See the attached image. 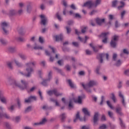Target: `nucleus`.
Masks as SVG:
<instances>
[{
  "label": "nucleus",
  "instance_id": "10",
  "mask_svg": "<svg viewBox=\"0 0 129 129\" xmlns=\"http://www.w3.org/2000/svg\"><path fill=\"white\" fill-rule=\"evenodd\" d=\"M99 57L98 58L99 60H100V63H102L103 62V58H104V57H106V58L107 60H108V57H109V55L108 54V53H101L99 55Z\"/></svg>",
  "mask_w": 129,
  "mask_h": 129
},
{
  "label": "nucleus",
  "instance_id": "16",
  "mask_svg": "<svg viewBox=\"0 0 129 129\" xmlns=\"http://www.w3.org/2000/svg\"><path fill=\"white\" fill-rule=\"evenodd\" d=\"M81 85H82L84 89L86 90L88 92V93H91L92 92V91L90 89V87H88V86L85 85V84H84V83H81Z\"/></svg>",
  "mask_w": 129,
  "mask_h": 129
},
{
  "label": "nucleus",
  "instance_id": "36",
  "mask_svg": "<svg viewBox=\"0 0 129 129\" xmlns=\"http://www.w3.org/2000/svg\"><path fill=\"white\" fill-rule=\"evenodd\" d=\"M7 66L9 69H13V62L12 61H8L7 63Z\"/></svg>",
  "mask_w": 129,
  "mask_h": 129
},
{
  "label": "nucleus",
  "instance_id": "40",
  "mask_svg": "<svg viewBox=\"0 0 129 129\" xmlns=\"http://www.w3.org/2000/svg\"><path fill=\"white\" fill-rule=\"evenodd\" d=\"M118 4V2L117 1L115 0L112 2V7L113 8H115L117 6V4Z\"/></svg>",
  "mask_w": 129,
  "mask_h": 129
},
{
  "label": "nucleus",
  "instance_id": "24",
  "mask_svg": "<svg viewBox=\"0 0 129 129\" xmlns=\"http://www.w3.org/2000/svg\"><path fill=\"white\" fill-rule=\"evenodd\" d=\"M8 51L10 53H15L17 51V48L15 47L10 46L8 48Z\"/></svg>",
  "mask_w": 129,
  "mask_h": 129
},
{
  "label": "nucleus",
  "instance_id": "56",
  "mask_svg": "<svg viewBox=\"0 0 129 129\" xmlns=\"http://www.w3.org/2000/svg\"><path fill=\"white\" fill-rule=\"evenodd\" d=\"M112 95V100L114 101V102H115V101H116V99H115V96H114V94L112 93L111 94Z\"/></svg>",
  "mask_w": 129,
  "mask_h": 129
},
{
  "label": "nucleus",
  "instance_id": "39",
  "mask_svg": "<svg viewBox=\"0 0 129 129\" xmlns=\"http://www.w3.org/2000/svg\"><path fill=\"white\" fill-rule=\"evenodd\" d=\"M13 120H14V121H15V122H19V121H20V120H21V116H17L16 117H15Z\"/></svg>",
  "mask_w": 129,
  "mask_h": 129
},
{
  "label": "nucleus",
  "instance_id": "48",
  "mask_svg": "<svg viewBox=\"0 0 129 129\" xmlns=\"http://www.w3.org/2000/svg\"><path fill=\"white\" fill-rule=\"evenodd\" d=\"M5 126L6 127V128L7 129H11V124H10V123L6 122L5 123Z\"/></svg>",
  "mask_w": 129,
  "mask_h": 129
},
{
  "label": "nucleus",
  "instance_id": "11",
  "mask_svg": "<svg viewBox=\"0 0 129 129\" xmlns=\"http://www.w3.org/2000/svg\"><path fill=\"white\" fill-rule=\"evenodd\" d=\"M98 83L96 82V81L94 80H91L89 82V83L87 84H86V86H88L89 87H93V86H96V85H98Z\"/></svg>",
  "mask_w": 129,
  "mask_h": 129
},
{
  "label": "nucleus",
  "instance_id": "1",
  "mask_svg": "<svg viewBox=\"0 0 129 129\" xmlns=\"http://www.w3.org/2000/svg\"><path fill=\"white\" fill-rule=\"evenodd\" d=\"M21 83L22 84L21 85L18 83L17 80L13 77H9L7 79V84L12 85L13 87H18L21 90H25L29 87V83L25 80H21Z\"/></svg>",
  "mask_w": 129,
  "mask_h": 129
},
{
  "label": "nucleus",
  "instance_id": "5",
  "mask_svg": "<svg viewBox=\"0 0 129 129\" xmlns=\"http://www.w3.org/2000/svg\"><path fill=\"white\" fill-rule=\"evenodd\" d=\"M52 79V72H49L48 73V79L44 80L42 83L41 84L43 86H47L48 83L50 82V80Z\"/></svg>",
  "mask_w": 129,
  "mask_h": 129
},
{
  "label": "nucleus",
  "instance_id": "34",
  "mask_svg": "<svg viewBox=\"0 0 129 129\" xmlns=\"http://www.w3.org/2000/svg\"><path fill=\"white\" fill-rule=\"evenodd\" d=\"M16 40H17V41H18L19 42H25V41H26V39H25V38L21 37H16Z\"/></svg>",
  "mask_w": 129,
  "mask_h": 129
},
{
  "label": "nucleus",
  "instance_id": "54",
  "mask_svg": "<svg viewBox=\"0 0 129 129\" xmlns=\"http://www.w3.org/2000/svg\"><path fill=\"white\" fill-rule=\"evenodd\" d=\"M99 129H106V125L102 124L99 127Z\"/></svg>",
  "mask_w": 129,
  "mask_h": 129
},
{
  "label": "nucleus",
  "instance_id": "30",
  "mask_svg": "<svg viewBox=\"0 0 129 129\" xmlns=\"http://www.w3.org/2000/svg\"><path fill=\"white\" fill-rule=\"evenodd\" d=\"M0 117H6V118H10V116L6 113H0Z\"/></svg>",
  "mask_w": 129,
  "mask_h": 129
},
{
  "label": "nucleus",
  "instance_id": "38",
  "mask_svg": "<svg viewBox=\"0 0 129 129\" xmlns=\"http://www.w3.org/2000/svg\"><path fill=\"white\" fill-rule=\"evenodd\" d=\"M120 4L121 5V6H119L117 7L118 10H121V9H122V8H123L124 7V2L121 1L120 2Z\"/></svg>",
  "mask_w": 129,
  "mask_h": 129
},
{
  "label": "nucleus",
  "instance_id": "62",
  "mask_svg": "<svg viewBox=\"0 0 129 129\" xmlns=\"http://www.w3.org/2000/svg\"><path fill=\"white\" fill-rule=\"evenodd\" d=\"M66 29H67V33L68 34H70V33L71 32V28H70L68 27H67Z\"/></svg>",
  "mask_w": 129,
  "mask_h": 129
},
{
  "label": "nucleus",
  "instance_id": "12",
  "mask_svg": "<svg viewBox=\"0 0 129 129\" xmlns=\"http://www.w3.org/2000/svg\"><path fill=\"white\" fill-rule=\"evenodd\" d=\"M115 111L117 114L120 115V116H122L123 115V113H122V109L121 108V107L119 106V105H118L115 108Z\"/></svg>",
  "mask_w": 129,
  "mask_h": 129
},
{
  "label": "nucleus",
  "instance_id": "14",
  "mask_svg": "<svg viewBox=\"0 0 129 129\" xmlns=\"http://www.w3.org/2000/svg\"><path fill=\"white\" fill-rule=\"evenodd\" d=\"M14 62L16 66H17V67H18V68H23V67H24V64L20 62V61H19L18 59L15 58L14 59Z\"/></svg>",
  "mask_w": 129,
  "mask_h": 129
},
{
  "label": "nucleus",
  "instance_id": "55",
  "mask_svg": "<svg viewBox=\"0 0 129 129\" xmlns=\"http://www.w3.org/2000/svg\"><path fill=\"white\" fill-rule=\"evenodd\" d=\"M86 53L87 55H91V54H92V52L88 49H87L86 50Z\"/></svg>",
  "mask_w": 129,
  "mask_h": 129
},
{
  "label": "nucleus",
  "instance_id": "45",
  "mask_svg": "<svg viewBox=\"0 0 129 129\" xmlns=\"http://www.w3.org/2000/svg\"><path fill=\"white\" fill-rule=\"evenodd\" d=\"M56 18L58 19V21H62V18L61 17V16H60V14H59V13H57L56 14Z\"/></svg>",
  "mask_w": 129,
  "mask_h": 129
},
{
  "label": "nucleus",
  "instance_id": "17",
  "mask_svg": "<svg viewBox=\"0 0 129 129\" xmlns=\"http://www.w3.org/2000/svg\"><path fill=\"white\" fill-rule=\"evenodd\" d=\"M95 21L97 25H99V26H101V25H102L103 23H104V21H105V20L104 19H100L97 18L96 19Z\"/></svg>",
  "mask_w": 129,
  "mask_h": 129
},
{
  "label": "nucleus",
  "instance_id": "31",
  "mask_svg": "<svg viewBox=\"0 0 129 129\" xmlns=\"http://www.w3.org/2000/svg\"><path fill=\"white\" fill-rule=\"evenodd\" d=\"M17 14V11L14 10H11L10 11L9 15L10 17H12V16H15Z\"/></svg>",
  "mask_w": 129,
  "mask_h": 129
},
{
  "label": "nucleus",
  "instance_id": "21",
  "mask_svg": "<svg viewBox=\"0 0 129 129\" xmlns=\"http://www.w3.org/2000/svg\"><path fill=\"white\" fill-rule=\"evenodd\" d=\"M78 119L80 120V121H83V118L80 117V115H79V112H78L77 114L76 115V118L74 119V122H76Z\"/></svg>",
  "mask_w": 129,
  "mask_h": 129
},
{
  "label": "nucleus",
  "instance_id": "32",
  "mask_svg": "<svg viewBox=\"0 0 129 129\" xmlns=\"http://www.w3.org/2000/svg\"><path fill=\"white\" fill-rule=\"evenodd\" d=\"M67 82L69 83V86L71 88H75V86L74 85V84H73L71 80H68Z\"/></svg>",
  "mask_w": 129,
  "mask_h": 129
},
{
  "label": "nucleus",
  "instance_id": "49",
  "mask_svg": "<svg viewBox=\"0 0 129 129\" xmlns=\"http://www.w3.org/2000/svg\"><path fill=\"white\" fill-rule=\"evenodd\" d=\"M32 110V107L29 106L25 109V112H29Z\"/></svg>",
  "mask_w": 129,
  "mask_h": 129
},
{
  "label": "nucleus",
  "instance_id": "2",
  "mask_svg": "<svg viewBox=\"0 0 129 129\" xmlns=\"http://www.w3.org/2000/svg\"><path fill=\"white\" fill-rule=\"evenodd\" d=\"M32 66L33 67L36 66V61H29L28 62H26L25 63L26 71L27 72V74H25L20 71L19 72V73L21 74V75L26 76V77H30L31 75L33 73V72H34V69H33Z\"/></svg>",
  "mask_w": 129,
  "mask_h": 129
},
{
  "label": "nucleus",
  "instance_id": "27",
  "mask_svg": "<svg viewBox=\"0 0 129 129\" xmlns=\"http://www.w3.org/2000/svg\"><path fill=\"white\" fill-rule=\"evenodd\" d=\"M82 110L85 115H88V116H90V112L88 111V109L87 108H84Z\"/></svg>",
  "mask_w": 129,
  "mask_h": 129
},
{
  "label": "nucleus",
  "instance_id": "9",
  "mask_svg": "<svg viewBox=\"0 0 129 129\" xmlns=\"http://www.w3.org/2000/svg\"><path fill=\"white\" fill-rule=\"evenodd\" d=\"M41 20V25H43V26H45L48 23V18L46 17L44 15H40Z\"/></svg>",
  "mask_w": 129,
  "mask_h": 129
},
{
  "label": "nucleus",
  "instance_id": "28",
  "mask_svg": "<svg viewBox=\"0 0 129 129\" xmlns=\"http://www.w3.org/2000/svg\"><path fill=\"white\" fill-rule=\"evenodd\" d=\"M26 12L27 14H31V12H32V6L31 4H29L27 6Z\"/></svg>",
  "mask_w": 129,
  "mask_h": 129
},
{
  "label": "nucleus",
  "instance_id": "59",
  "mask_svg": "<svg viewBox=\"0 0 129 129\" xmlns=\"http://www.w3.org/2000/svg\"><path fill=\"white\" fill-rule=\"evenodd\" d=\"M38 94L40 96L41 100H43V96H42V92H41V91H38Z\"/></svg>",
  "mask_w": 129,
  "mask_h": 129
},
{
  "label": "nucleus",
  "instance_id": "29",
  "mask_svg": "<svg viewBox=\"0 0 129 129\" xmlns=\"http://www.w3.org/2000/svg\"><path fill=\"white\" fill-rule=\"evenodd\" d=\"M85 39H84V38H82L80 37V36L78 37V39L80 40V41H81V42H83V43H86V41H87V40L89 39V37H88V36H85Z\"/></svg>",
  "mask_w": 129,
  "mask_h": 129
},
{
  "label": "nucleus",
  "instance_id": "26",
  "mask_svg": "<svg viewBox=\"0 0 129 129\" xmlns=\"http://www.w3.org/2000/svg\"><path fill=\"white\" fill-rule=\"evenodd\" d=\"M18 56L23 61L27 60V56H26V55L24 54L23 53H18Z\"/></svg>",
  "mask_w": 129,
  "mask_h": 129
},
{
  "label": "nucleus",
  "instance_id": "8",
  "mask_svg": "<svg viewBox=\"0 0 129 129\" xmlns=\"http://www.w3.org/2000/svg\"><path fill=\"white\" fill-rule=\"evenodd\" d=\"M118 39V36L115 35L113 36V39H112L110 45L112 48H115L116 47V42Z\"/></svg>",
  "mask_w": 129,
  "mask_h": 129
},
{
  "label": "nucleus",
  "instance_id": "41",
  "mask_svg": "<svg viewBox=\"0 0 129 129\" xmlns=\"http://www.w3.org/2000/svg\"><path fill=\"white\" fill-rule=\"evenodd\" d=\"M119 120H120V125H121L122 128H125V125L122 122V120L120 118H119Z\"/></svg>",
  "mask_w": 129,
  "mask_h": 129
},
{
  "label": "nucleus",
  "instance_id": "4",
  "mask_svg": "<svg viewBox=\"0 0 129 129\" xmlns=\"http://www.w3.org/2000/svg\"><path fill=\"white\" fill-rule=\"evenodd\" d=\"M1 27L5 34L9 33V31L7 29L10 27V23L6 21L3 22L1 23Z\"/></svg>",
  "mask_w": 129,
  "mask_h": 129
},
{
  "label": "nucleus",
  "instance_id": "23",
  "mask_svg": "<svg viewBox=\"0 0 129 129\" xmlns=\"http://www.w3.org/2000/svg\"><path fill=\"white\" fill-rule=\"evenodd\" d=\"M124 54L125 55H128L129 54V51L128 49H123V52L120 53L121 57H123L124 56Z\"/></svg>",
  "mask_w": 129,
  "mask_h": 129
},
{
  "label": "nucleus",
  "instance_id": "37",
  "mask_svg": "<svg viewBox=\"0 0 129 129\" xmlns=\"http://www.w3.org/2000/svg\"><path fill=\"white\" fill-rule=\"evenodd\" d=\"M46 122H47V119L45 118L42 119V120L39 122L40 125H44Z\"/></svg>",
  "mask_w": 129,
  "mask_h": 129
},
{
  "label": "nucleus",
  "instance_id": "46",
  "mask_svg": "<svg viewBox=\"0 0 129 129\" xmlns=\"http://www.w3.org/2000/svg\"><path fill=\"white\" fill-rule=\"evenodd\" d=\"M0 42L2 43L3 44V45H6V44H7V40H6L3 38L0 39Z\"/></svg>",
  "mask_w": 129,
  "mask_h": 129
},
{
  "label": "nucleus",
  "instance_id": "6",
  "mask_svg": "<svg viewBox=\"0 0 129 129\" xmlns=\"http://www.w3.org/2000/svg\"><path fill=\"white\" fill-rule=\"evenodd\" d=\"M47 93L50 96L52 95V94H54L55 96L62 95V94H60L59 92H58L57 89H54L53 90L48 91L47 92Z\"/></svg>",
  "mask_w": 129,
  "mask_h": 129
},
{
  "label": "nucleus",
  "instance_id": "43",
  "mask_svg": "<svg viewBox=\"0 0 129 129\" xmlns=\"http://www.w3.org/2000/svg\"><path fill=\"white\" fill-rule=\"evenodd\" d=\"M122 63V61L120 60V59H118L117 60V61L115 63V65L118 67V66H120L121 65V63Z\"/></svg>",
  "mask_w": 129,
  "mask_h": 129
},
{
  "label": "nucleus",
  "instance_id": "53",
  "mask_svg": "<svg viewBox=\"0 0 129 129\" xmlns=\"http://www.w3.org/2000/svg\"><path fill=\"white\" fill-rule=\"evenodd\" d=\"M90 47H92V48H93V51H94V52H97V51H98V50L95 49V47H94L93 46V45H92V43H90Z\"/></svg>",
  "mask_w": 129,
  "mask_h": 129
},
{
  "label": "nucleus",
  "instance_id": "60",
  "mask_svg": "<svg viewBox=\"0 0 129 129\" xmlns=\"http://www.w3.org/2000/svg\"><path fill=\"white\" fill-rule=\"evenodd\" d=\"M101 120H102V121H104L106 120V117H105V115L103 114L102 115Z\"/></svg>",
  "mask_w": 129,
  "mask_h": 129
},
{
  "label": "nucleus",
  "instance_id": "13",
  "mask_svg": "<svg viewBox=\"0 0 129 129\" xmlns=\"http://www.w3.org/2000/svg\"><path fill=\"white\" fill-rule=\"evenodd\" d=\"M33 100H37V97L35 96H31L28 99H25V103H30V102H32Z\"/></svg>",
  "mask_w": 129,
  "mask_h": 129
},
{
  "label": "nucleus",
  "instance_id": "50",
  "mask_svg": "<svg viewBox=\"0 0 129 129\" xmlns=\"http://www.w3.org/2000/svg\"><path fill=\"white\" fill-rule=\"evenodd\" d=\"M39 42H40L41 44H43V43H44V38L40 36L39 38Z\"/></svg>",
  "mask_w": 129,
  "mask_h": 129
},
{
  "label": "nucleus",
  "instance_id": "3",
  "mask_svg": "<svg viewBox=\"0 0 129 129\" xmlns=\"http://www.w3.org/2000/svg\"><path fill=\"white\" fill-rule=\"evenodd\" d=\"M73 101H75L76 103H79V104H81V103H82V96H79L78 97V100H75V99L74 98L70 100L69 104V109L73 108V105L72 104Z\"/></svg>",
  "mask_w": 129,
  "mask_h": 129
},
{
  "label": "nucleus",
  "instance_id": "19",
  "mask_svg": "<svg viewBox=\"0 0 129 129\" xmlns=\"http://www.w3.org/2000/svg\"><path fill=\"white\" fill-rule=\"evenodd\" d=\"M97 121H98V113H95L93 118V122L94 125H95V124H97Z\"/></svg>",
  "mask_w": 129,
  "mask_h": 129
},
{
  "label": "nucleus",
  "instance_id": "35",
  "mask_svg": "<svg viewBox=\"0 0 129 129\" xmlns=\"http://www.w3.org/2000/svg\"><path fill=\"white\" fill-rule=\"evenodd\" d=\"M50 101H52V102L55 103L56 106H60V104H59V102H58V101H57V100H55L53 98H51Z\"/></svg>",
  "mask_w": 129,
  "mask_h": 129
},
{
  "label": "nucleus",
  "instance_id": "57",
  "mask_svg": "<svg viewBox=\"0 0 129 129\" xmlns=\"http://www.w3.org/2000/svg\"><path fill=\"white\" fill-rule=\"evenodd\" d=\"M125 15V11H123L121 13V19L122 20L123 19V17H124V15Z\"/></svg>",
  "mask_w": 129,
  "mask_h": 129
},
{
  "label": "nucleus",
  "instance_id": "52",
  "mask_svg": "<svg viewBox=\"0 0 129 129\" xmlns=\"http://www.w3.org/2000/svg\"><path fill=\"white\" fill-rule=\"evenodd\" d=\"M75 18H77L78 19H81V15L78 13L75 14Z\"/></svg>",
  "mask_w": 129,
  "mask_h": 129
},
{
  "label": "nucleus",
  "instance_id": "33",
  "mask_svg": "<svg viewBox=\"0 0 129 129\" xmlns=\"http://www.w3.org/2000/svg\"><path fill=\"white\" fill-rule=\"evenodd\" d=\"M59 117L61 121H64L65 118H66V114H65V113H62L60 115Z\"/></svg>",
  "mask_w": 129,
  "mask_h": 129
},
{
  "label": "nucleus",
  "instance_id": "61",
  "mask_svg": "<svg viewBox=\"0 0 129 129\" xmlns=\"http://www.w3.org/2000/svg\"><path fill=\"white\" fill-rule=\"evenodd\" d=\"M73 45L75 46V47H78L79 46V43L78 42H74L72 43Z\"/></svg>",
  "mask_w": 129,
  "mask_h": 129
},
{
  "label": "nucleus",
  "instance_id": "18",
  "mask_svg": "<svg viewBox=\"0 0 129 129\" xmlns=\"http://www.w3.org/2000/svg\"><path fill=\"white\" fill-rule=\"evenodd\" d=\"M3 94V91H0V100L3 103H6L7 102V99L4 96Z\"/></svg>",
  "mask_w": 129,
  "mask_h": 129
},
{
  "label": "nucleus",
  "instance_id": "63",
  "mask_svg": "<svg viewBox=\"0 0 129 129\" xmlns=\"http://www.w3.org/2000/svg\"><path fill=\"white\" fill-rule=\"evenodd\" d=\"M124 74L129 76V69L125 71Z\"/></svg>",
  "mask_w": 129,
  "mask_h": 129
},
{
  "label": "nucleus",
  "instance_id": "42",
  "mask_svg": "<svg viewBox=\"0 0 129 129\" xmlns=\"http://www.w3.org/2000/svg\"><path fill=\"white\" fill-rule=\"evenodd\" d=\"M101 3V0H96V2L94 5L95 7H97V6H99Z\"/></svg>",
  "mask_w": 129,
  "mask_h": 129
},
{
  "label": "nucleus",
  "instance_id": "51",
  "mask_svg": "<svg viewBox=\"0 0 129 129\" xmlns=\"http://www.w3.org/2000/svg\"><path fill=\"white\" fill-rule=\"evenodd\" d=\"M117 57V54H116V53H114L113 54V57H112L113 61H116Z\"/></svg>",
  "mask_w": 129,
  "mask_h": 129
},
{
  "label": "nucleus",
  "instance_id": "7",
  "mask_svg": "<svg viewBox=\"0 0 129 129\" xmlns=\"http://www.w3.org/2000/svg\"><path fill=\"white\" fill-rule=\"evenodd\" d=\"M109 35V32H106V33H102L99 37L100 38H102L103 39L102 40L103 43H107V38H108V36Z\"/></svg>",
  "mask_w": 129,
  "mask_h": 129
},
{
  "label": "nucleus",
  "instance_id": "22",
  "mask_svg": "<svg viewBox=\"0 0 129 129\" xmlns=\"http://www.w3.org/2000/svg\"><path fill=\"white\" fill-rule=\"evenodd\" d=\"M55 38V41L56 42H59V41H62L63 39V35L62 34H60L59 35H56L54 36Z\"/></svg>",
  "mask_w": 129,
  "mask_h": 129
},
{
  "label": "nucleus",
  "instance_id": "20",
  "mask_svg": "<svg viewBox=\"0 0 129 129\" xmlns=\"http://www.w3.org/2000/svg\"><path fill=\"white\" fill-rule=\"evenodd\" d=\"M119 96L120 97V98H122L121 102L123 105L124 106H125V102L124 101V97L123 96V95H122V93H121V91H119L118 92Z\"/></svg>",
  "mask_w": 129,
  "mask_h": 129
},
{
  "label": "nucleus",
  "instance_id": "64",
  "mask_svg": "<svg viewBox=\"0 0 129 129\" xmlns=\"http://www.w3.org/2000/svg\"><path fill=\"white\" fill-rule=\"evenodd\" d=\"M81 129H89V127L87 126H82L81 127Z\"/></svg>",
  "mask_w": 129,
  "mask_h": 129
},
{
  "label": "nucleus",
  "instance_id": "44",
  "mask_svg": "<svg viewBox=\"0 0 129 129\" xmlns=\"http://www.w3.org/2000/svg\"><path fill=\"white\" fill-rule=\"evenodd\" d=\"M106 102L107 105L109 106V107H110V108H111V109H114V108L113 107L112 105H111V103H110V102L109 101H107Z\"/></svg>",
  "mask_w": 129,
  "mask_h": 129
},
{
  "label": "nucleus",
  "instance_id": "47",
  "mask_svg": "<svg viewBox=\"0 0 129 129\" xmlns=\"http://www.w3.org/2000/svg\"><path fill=\"white\" fill-rule=\"evenodd\" d=\"M108 114L111 118H113V113H112V112L109 111L108 112Z\"/></svg>",
  "mask_w": 129,
  "mask_h": 129
},
{
  "label": "nucleus",
  "instance_id": "25",
  "mask_svg": "<svg viewBox=\"0 0 129 129\" xmlns=\"http://www.w3.org/2000/svg\"><path fill=\"white\" fill-rule=\"evenodd\" d=\"M33 49H34V50H43L44 47L42 46H40L38 45L36 43H35L33 46Z\"/></svg>",
  "mask_w": 129,
  "mask_h": 129
},
{
  "label": "nucleus",
  "instance_id": "15",
  "mask_svg": "<svg viewBox=\"0 0 129 129\" xmlns=\"http://www.w3.org/2000/svg\"><path fill=\"white\" fill-rule=\"evenodd\" d=\"M93 1H89L84 4L83 7H88L89 9H91L93 7Z\"/></svg>",
  "mask_w": 129,
  "mask_h": 129
},
{
  "label": "nucleus",
  "instance_id": "58",
  "mask_svg": "<svg viewBox=\"0 0 129 129\" xmlns=\"http://www.w3.org/2000/svg\"><path fill=\"white\" fill-rule=\"evenodd\" d=\"M63 16H66L67 15V9L66 8H64L62 12Z\"/></svg>",
  "mask_w": 129,
  "mask_h": 129
}]
</instances>
